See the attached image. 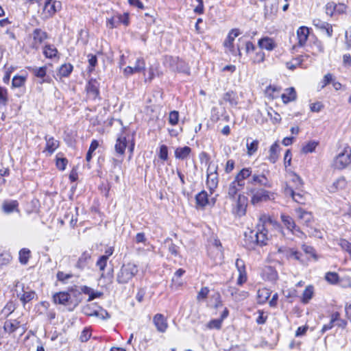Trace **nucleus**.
I'll list each match as a JSON object with an SVG mask.
<instances>
[{
    "instance_id": "1",
    "label": "nucleus",
    "mask_w": 351,
    "mask_h": 351,
    "mask_svg": "<svg viewBox=\"0 0 351 351\" xmlns=\"http://www.w3.org/2000/svg\"><path fill=\"white\" fill-rule=\"evenodd\" d=\"M137 266L134 263L123 264L117 275V281L119 284L128 283L137 273Z\"/></svg>"
},
{
    "instance_id": "2",
    "label": "nucleus",
    "mask_w": 351,
    "mask_h": 351,
    "mask_svg": "<svg viewBox=\"0 0 351 351\" xmlns=\"http://www.w3.org/2000/svg\"><path fill=\"white\" fill-rule=\"evenodd\" d=\"M332 166L337 170L351 168V149L349 147L345 148L337 155L333 160Z\"/></svg>"
},
{
    "instance_id": "3",
    "label": "nucleus",
    "mask_w": 351,
    "mask_h": 351,
    "mask_svg": "<svg viewBox=\"0 0 351 351\" xmlns=\"http://www.w3.org/2000/svg\"><path fill=\"white\" fill-rule=\"evenodd\" d=\"M257 228V231L251 230L249 237L254 243L261 246L265 245L268 239L267 230L264 227V224H258Z\"/></svg>"
},
{
    "instance_id": "4",
    "label": "nucleus",
    "mask_w": 351,
    "mask_h": 351,
    "mask_svg": "<svg viewBox=\"0 0 351 351\" xmlns=\"http://www.w3.org/2000/svg\"><path fill=\"white\" fill-rule=\"evenodd\" d=\"M53 301L56 304H62V305H69L73 304V308H69V310L73 311V308L77 306L81 302V298H77L75 301L73 302L71 300V296L67 292H59L56 293L53 295Z\"/></svg>"
},
{
    "instance_id": "5",
    "label": "nucleus",
    "mask_w": 351,
    "mask_h": 351,
    "mask_svg": "<svg viewBox=\"0 0 351 351\" xmlns=\"http://www.w3.org/2000/svg\"><path fill=\"white\" fill-rule=\"evenodd\" d=\"M250 193L252 194L251 203L254 205L270 199V193L265 189H251Z\"/></svg>"
},
{
    "instance_id": "6",
    "label": "nucleus",
    "mask_w": 351,
    "mask_h": 351,
    "mask_svg": "<svg viewBox=\"0 0 351 351\" xmlns=\"http://www.w3.org/2000/svg\"><path fill=\"white\" fill-rule=\"evenodd\" d=\"M309 28L306 26H301L298 29L297 38L298 42L297 45H295L292 47L291 51L293 53L298 47H304L305 45L309 36Z\"/></svg>"
},
{
    "instance_id": "7",
    "label": "nucleus",
    "mask_w": 351,
    "mask_h": 351,
    "mask_svg": "<svg viewBox=\"0 0 351 351\" xmlns=\"http://www.w3.org/2000/svg\"><path fill=\"white\" fill-rule=\"evenodd\" d=\"M206 184L211 193L217 188L218 184L217 167H214L213 168L210 166L208 167L207 170Z\"/></svg>"
},
{
    "instance_id": "8",
    "label": "nucleus",
    "mask_w": 351,
    "mask_h": 351,
    "mask_svg": "<svg viewBox=\"0 0 351 351\" xmlns=\"http://www.w3.org/2000/svg\"><path fill=\"white\" fill-rule=\"evenodd\" d=\"M91 262V253L88 251H85L79 257L75 264V267L77 269L82 270L86 267H88Z\"/></svg>"
},
{
    "instance_id": "9",
    "label": "nucleus",
    "mask_w": 351,
    "mask_h": 351,
    "mask_svg": "<svg viewBox=\"0 0 351 351\" xmlns=\"http://www.w3.org/2000/svg\"><path fill=\"white\" fill-rule=\"evenodd\" d=\"M34 42L32 43V47L35 49L38 48V45L41 44L45 39L47 38V33L43 31L40 29H35L33 32Z\"/></svg>"
},
{
    "instance_id": "10",
    "label": "nucleus",
    "mask_w": 351,
    "mask_h": 351,
    "mask_svg": "<svg viewBox=\"0 0 351 351\" xmlns=\"http://www.w3.org/2000/svg\"><path fill=\"white\" fill-rule=\"evenodd\" d=\"M282 221L286 228L289 230L292 233L299 232L302 233L300 228L295 225L294 220L289 215L282 214L281 216Z\"/></svg>"
},
{
    "instance_id": "11",
    "label": "nucleus",
    "mask_w": 351,
    "mask_h": 351,
    "mask_svg": "<svg viewBox=\"0 0 351 351\" xmlns=\"http://www.w3.org/2000/svg\"><path fill=\"white\" fill-rule=\"evenodd\" d=\"M145 68V62L143 58H138L136 61L134 66H127L124 69V73L126 75H132L134 73H139L144 71Z\"/></svg>"
},
{
    "instance_id": "12",
    "label": "nucleus",
    "mask_w": 351,
    "mask_h": 351,
    "mask_svg": "<svg viewBox=\"0 0 351 351\" xmlns=\"http://www.w3.org/2000/svg\"><path fill=\"white\" fill-rule=\"evenodd\" d=\"M86 89L89 96L93 99L98 97L99 95V84L96 80H90L86 85Z\"/></svg>"
},
{
    "instance_id": "13",
    "label": "nucleus",
    "mask_w": 351,
    "mask_h": 351,
    "mask_svg": "<svg viewBox=\"0 0 351 351\" xmlns=\"http://www.w3.org/2000/svg\"><path fill=\"white\" fill-rule=\"evenodd\" d=\"M252 170L250 168H243L236 176L234 180L237 182V185L240 188H243L245 185V179L249 178L252 175Z\"/></svg>"
},
{
    "instance_id": "14",
    "label": "nucleus",
    "mask_w": 351,
    "mask_h": 351,
    "mask_svg": "<svg viewBox=\"0 0 351 351\" xmlns=\"http://www.w3.org/2000/svg\"><path fill=\"white\" fill-rule=\"evenodd\" d=\"M250 182L252 184H258L261 186L271 188V184L268 181L267 177L264 173L262 174H258V173H254L252 175V180L250 181Z\"/></svg>"
},
{
    "instance_id": "15",
    "label": "nucleus",
    "mask_w": 351,
    "mask_h": 351,
    "mask_svg": "<svg viewBox=\"0 0 351 351\" xmlns=\"http://www.w3.org/2000/svg\"><path fill=\"white\" fill-rule=\"evenodd\" d=\"M154 324L156 327L158 331L160 332H164L167 328V323L166 319H165L163 315L160 313H157L155 315L153 319Z\"/></svg>"
},
{
    "instance_id": "16",
    "label": "nucleus",
    "mask_w": 351,
    "mask_h": 351,
    "mask_svg": "<svg viewBox=\"0 0 351 351\" xmlns=\"http://www.w3.org/2000/svg\"><path fill=\"white\" fill-rule=\"evenodd\" d=\"M258 45L261 49H264L268 51H272L277 46L274 40L268 36L261 38L258 42Z\"/></svg>"
},
{
    "instance_id": "17",
    "label": "nucleus",
    "mask_w": 351,
    "mask_h": 351,
    "mask_svg": "<svg viewBox=\"0 0 351 351\" xmlns=\"http://www.w3.org/2000/svg\"><path fill=\"white\" fill-rule=\"evenodd\" d=\"M313 25L322 30H324L326 32V34L328 37H331L332 35V25L325 21H322L319 19H315L313 21Z\"/></svg>"
},
{
    "instance_id": "18",
    "label": "nucleus",
    "mask_w": 351,
    "mask_h": 351,
    "mask_svg": "<svg viewBox=\"0 0 351 351\" xmlns=\"http://www.w3.org/2000/svg\"><path fill=\"white\" fill-rule=\"evenodd\" d=\"M297 212L298 213V217L302 223L306 227H311L313 221V216L311 213L301 208L298 209Z\"/></svg>"
},
{
    "instance_id": "19",
    "label": "nucleus",
    "mask_w": 351,
    "mask_h": 351,
    "mask_svg": "<svg viewBox=\"0 0 351 351\" xmlns=\"http://www.w3.org/2000/svg\"><path fill=\"white\" fill-rule=\"evenodd\" d=\"M21 326V323L17 319H8L4 323L3 329L5 332L9 334L14 332Z\"/></svg>"
},
{
    "instance_id": "20",
    "label": "nucleus",
    "mask_w": 351,
    "mask_h": 351,
    "mask_svg": "<svg viewBox=\"0 0 351 351\" xmlns=\"http://www.w3.org/2000/svg\"><path fill=\"white\" fill-rule=\"evenodd\" d=\"M286 93L281 95L282 99L285 104L295 101L297 98V93L294 88L291 87L286 89Z\"/></svg>"
},
{
    "instance_id": "21",
    "label": "nucleus",
    "mask_w": 351,
    "mask_h": 351,
    "mask_svg": "<svg viewBox=\"0 0 351 351\" xmlns=\"http://www.w3.org/2000/svg\"><path fill=\"white\" fill-rule=\"evenodd\" d=\"M45 140L46 141L45 149L49 154H52L59 147V141L55 140L53 137H49L47 135H46L45 136Z\"/></svg>"
},
{
    "instance_id": "22",
    "label": "nucleus",
    "mask_w": 351,
    "mask_h": 351,
    "mask_svg": "<svg viewBox=\"0 0 351 351\" xmlns=\"http://www.w3.org/2000/svg\"><path fill=\"white\" fill-rule=\"evenodd\" d=\"M280 145L278 142H275L269 149V155L268 156V160L271 163H275L278 159V152L280 151Z\"/></svg>"
},
{
    "instance_id": "23",
    "label": "nucleus",
    "mask_w": 351,
    "mask_h": 351,
    "mask_svg": "<svg viewBox=\"0 0 351 351\" xmlns=\"http://www.w3.org/2000/svg\"><path fill=\"white\" fill-rule=\"evenodd\" d=\"M247 206V198L244 195H239L237 203V213L239 215H244L245 214Z\"/></svg>"
},
{
    "instance_id": "24",
    "label": "nucleus",
    "mask_w": 351,
    "mask_h": 351,
    "mask_svg": "<svg viewBox=\"0 0 351 351\" xmlns=\"http://www.w3.org/2000/svg\"><path fill=\"white\" fill-rule=\"evenodd\" d=\"M191 152V149L188 146L178 147L175 150V157L180 160H184L189 156Z\"/></svg>"
},
{
    "instance_id": "25",
    "label": "nucleus",
    "mask_w": 351,
    "mask_h": 351,
    "mask_svg": "<svg viewBox=\"0 0 351 351\" xmlns=\"http://www.w3.org/2000/svg\"><path fill=\"white\" fill-rule=\"evenodd\" d=\"M18 206V202L16 200H12L10 202H4L2 208L4 213L9 214L14 212V210L19 211Z\"/></svg>"
},
{
    "instance_id": "26",
    "label": "nucleus",
    "mask_w": 351,
    "mask_h": 351,
    "mask_svg": "<svg viewBox=\"0 0 351 351\" xmlns=\"http://www.w3.org/2000/svg\"><path fill=\"white\" fill-rule=\"evenodd\" d=\"M197 205L200 207L206 206L208 203V193L205 191H202L195 196Z\"/></svg>"
},
{
    "instance_id": "27",
    "label": "nucleus",
    "mask_w": 351,
    "mask_h": 351,
    "mask_svg": "<svg viewBox=\"0 0 351 351\" xmlns=\"http://www.w3.org/2000/svg\"><path fill=\"white\" fill-rule=\"evenodd\" d=\"M223 99L229 102L231 106H237L238 104V96L236 92L232 90L228 91L223 95Z\"/></svg>"
},
{
    "instance_id": "28",
    "label": "nucleus",
    "mask_w": 351,
    "mask_h": 351,
    "mask_svg": "<svg viewBox=\"0 0 351 351\" xmlns=\"http://www.w3.org/2000/svg\"><path fill=\"white\" fill-rule=\"evenodd\" d=\"M127 145V140L125 136H120L117 138L115 144V150L117 153L123 155Z\"/></svg>"
},
{
    "instance_id": "29",
    "label": "nucleus",
    "mask_w": 351,
    "mask_h": 351,
    "mask_svg": "<svg viewBox=\"0 0 351 351\" xmlns=\"http://www.w3.org/2000/svg\"><path fill=\"white\" fill-rule=\"evenodd\" d=\"M31 251L27 248H23L19 251V262L22 265H26L29 259Z\"/></svg>"
},
{
    "instance_id": "30",
    "label": "nucleus",
    "mask_w": 351,
    "mask_h": 351,
    "mask_svg": "<svg viewBox=\"0 0 351 351\" xmlns=\"http://www.w3.org/2000/svg\"><path fill=\"white\" fill-rule=\"evenodd\" d=\"M43 53L47 58H52L56 56L58 50L53 45H47L44 48Z\"/></svg>"
},
{
    "instance_id": "31",
    "label": "nucleus",
    "mask_w": 351,
    "mask_h": 351,
    "mask_svg": "<svg viewBox=\"0 0 351 351\" xmlns=\"http://www.w3.org/2000/svg\"><path fill=\"white\" fill-rule=\"evenodd\" d=\"M73 66L71 64H62L59 69V74L61 77H68L72 72Z\"/></svg>"
},
{
    "instance_id": "32",
    "label": "nucleus",
    "mask_w": 351,
    "mask_h": 351,
    "mask_svg": "<svg viewBox=\"0 0 351 351\" xmlns=\"http://www.w3.org/2000/svg\"><path fill=\"white\" fill-rule=\"evenodd\" d=\"M241 188H240L237 185V182H236L235 180L232 182L228 188V194L229 197L231 199H234L235 197V195H237V192L239 190H241Z\"/></svg>"
},
{
    "instance_id": "33",
    "label": "nucleus",
    "mask_w": 351,
    "mask_h": 351,
    "mask_svg": "<svg viewBox=\"0 0 351 351\" xmlns=\"http://www.w3.org/2000/svg\"><path fill=\"white\" fill-rule=\"evenodd\" d=\"M98 146H99L98 141L97 140H93L90 143V145L89 147V149L88 150V152L86 154V161H88V162L90 161L92 156H93V153L98 147Z\"/></svg>"
},
{
    "instance_id": "34",
    "label": "nucleus",
    "mask_w": 351,
    "mask_h": 351,
    "mask_svg": "<svg viewBox=\"0 0 351 351\" xmlns=\"http://www.w3.org/2000/svg\"><path fill=\"white\" fill-rule=\"evenodd\" d=\"M318 143L316 141H309L306 145H304L302 152L304 154L312 153L315 151Z\"/></svg>"
},
{
    "instance_id": "35",
    "label": "nucleus",
    "mask_w": 351,
    "mask_h": 351,
    "mask_svg": "<svg viewBox=\"0 0 351 351\" xmlns=\"http://www.w3.org/2000/svg\"><path fill=\"white\" fill-rule=\"evenodd\" d=\"M313 295V287L312 286L307 287L303 293L302 302L304 303H308V301L312 298Z\"/></svg>"
},
{
    "instance_id": "36",
    "label": "nucleus",
    "mask_w": 351,
    "mask_h": 351,
    "mask_svg": "<svg viewBox=\"0 0 351 351\" xmlns=\"http://www.w3.org/2000/svg\"><path fill=\"white\" fill-rule=\"evenodd\" d=\"M35 295L36 293L33 291L27 292L24 291L23 295L21 296L20 300L23 303V305H25L26 303L33 300Z\"/></svg>"
},
{
    "instance_id": "37",
    "label": "nucleus",
    "mask_w": 351,
    "mask_h": 351,
    "mask_svg": "<svg viewBox=\"0 0 351 351\" xmlns=\"http://www.w3.org/2000/svg\"><path fill=\"white\" fill-rule=\"evenodd\" d=\"M260 221L262 222V224H264V225L266 223H268L272 225L273 226H274L275 228L280 227V225L279 224V223L277 221L271 219L270 217L267 216V215L261 216L260 218Z\"/></svg>"
},
{
    "instance_id": "38",
    "label": "nucleus",
    "mask_w": 351,
    "mask_h": 351,
    "mask_svg": "<svg viewBox=\"0 0 351 351\" xmlns=\"http://www.w3.org/2000/svg\"><path fill=\"white\" fill-rule=\"evenodd\" d=\"M46 71L47 67L46 66H42V67H34L32 69V72L34 73L35 76H36L38 78H43L46 75Z\"/></svg>"
},
{
    "instance_id": "39",
    "label": "nucleus",
    "mask_w": 351,
    "mask_h": 351,
    "mask_svg": "<svg viewBox=\"0 0 351 351\" xmlns=\"http://www.w3.org/2000/svg\"><path fill=\"white\" fill-rule=\"evenodd\" d=\"M82 312L88 316H99V313L97 310L93 309L90 304L84 306L82 308Z\"/></svg>"
},
{
    "instance_id": "40",
    "label": "nucleus",
    "mask_w": 351,
    "mask_h": 351,
    "mask_svg": "<svg viewBox=\"0 0 351 351\" xmlns=\"http://www.w3.org/2000/svg\"><path fill=\"white\" fill-rule=\"evenodd\" d=\"M8 101V90L0 86V105L6 106Z\"/></svg>"
},
{
    "instance_id": "41",
    "label": "nucleus",
    "mask_w": 351,
    "mask_h": 351,
    "mask_svg": "<svg viewBox=\"0 0 351 351\" xmlns=\"http://www.w3.org/2000/svg\"><path fill=\"white\" fill-rule=\"evenodd\" d=\"M258 147V141L257 140H254L250 143H247V154L250 156L254 154L257 151Z\"/></svg>"
},
{
    "instance_id": "42",
    "label": "nucleus",
    "mask_w": 351,
    "mask_h": 351,
    "mask_svg": "<svg viewBox=\"0 0 351 351\" xmlns=\"http://www.w3.org/2000/svg\"><path fill=\"white\" fill-rule=\"evenodd\" d=\"M179 121V112L176 110H173L170 112L169 116V122L172 125H176L178 124Z\"/></svg>"
},
{
    "instance_id": "43",
    "label": "nucleus",
    "mask_w": 351,
    "mask_h": 351,
    "mask_svg": "<svg viewBox=\"0 0 351 351\" xmlns=\"http://www.w3.org/2000/svg\"><path fill=\"white\" fill-rule=\"evenodd\" d=\"M25 82V77L23 76L16 75L12 79V86L14 87H21Z\"/></svg>"
},
{
    "instance_id": "44",
    "label": "nucleus",
    "mask_w": 351,
    "mask_h": 351,
    "mask_svg": "<svg viewBox=\"0 0 351 351\" xmlns=\"http://www.w3.org/2000/svg\"><path fill=\"white\" fill-rule=\"evenodd\" d=\"M241 34L239 29H232L228 34L227 39L228 42H230V45H233L234 38Z\"/></svg>"
},
{
    "instance_id": "45",
    "label": "nucleus",
    "mask_w": 351,
    "mask_h": 351,
    "mask_svg": "<svg viewBox=\"0 0 351 351\" xmlns=\"http://www.w3.org/2000/svg\"><path fill=\"white\" fill-rule=\"evenodd\" d=\"M302 254L298 251L294 250L293 249L286 250V256L287 258H293L295 260H300Z\"/></svg>"
},
{
    "instance_id": "46",
    "label": "nucleus",
    "mask_w": 351,
    "mask_h": 351,
    "mask_svg": "<svg viewBox=\"0 0 351 351\" xmlns=\"http://www.w3.org/2000/svg\"><path fill=\"white\" fill-rule=\"evenodd\" d=\"M325 278L328 282L332 284H335L338 282L339 276L337 273L335 272H328L326 274Z\"/></svg>"
},
{
    "instance_id": "47",
    "label": "nucleus",
    "mask_w": 351,
    "mask_h": 351,
    "mask_svg": "<svg viewBox=\"0 0 351 351\" xmlns=\"http://www.w3.org/2000/svg\"><path fill=\"white\" fill-rule=\"evenodd\" d=\"M208 293L209 289L208 287H202L197 293V300L200 301L202 300H205L206 298H207Z\"/></svg>"
},
{
    "instance_id": "48",
    "label": "nucleus",
    "mask_w": 351,
    "mask_h": 351,
    "mask_svg": "<svg viewBox=\"0 0 351 351\" xmlns=\"http://www.w3.org/2000/svg\"><path fill=\"white\" fill-rule=\"evenodd\" d=\"M293 61L295 62V63H293L291 62L287 63V67L290 70H294L295 69H296L298 66L302 64L303 60L302 59V57L300 56L295 58Z\"/></svg>"
},
{
    "instance_id": "49",
    "label": "nucleus",
    "mask_w": 351,
    "mask_h": 351,
    "mask_svg": "<svg viewBox=\"0 0 351 351\" xmlns=\"http://www.w3.org/2000/svg\"><path fill=\"white\" fill-rule=\"evenodd\" d=\"M159 158L162 160L168 159V147L165 145H162L160 147Z\"/></svg>"
},
{
    "instance_id": "50",
    "label": "nucleus",
    "mask_w": 351,
    "mask_h": 351,
    "mask_svg": "<svg viewBox=\"0 0 351 351\" xmlns=\"http://www.w3.org/2000/svg\"><path fill=\"white\" fill-rule=\"evenodd\" d=\"M68 160L66 158H57L56 167L58 169L63 171L65 169Z\"/></svg>"
},
{
    "instance_id": "51",
    "label": "nucleus",
    "mask_w": 351,
    "mask_h": 351,
    "mask_svg": "<svg viewBox=\"0 0 351 351\" xmlns=\"http://www.w3.org/2000/svg\"><path fill=\"white\" fill-rule=\"evenodd\" d=\"M89 71H92L97 63V58L95 55L88 54Z\"/></svg>"
},
{
    "instance_id": "52",
    "label": "nucleus",
    "mask_w": 351,
    "mask_h": 351,
    "mask_svg": "<svg viewBox=\"0 0 351 351\" xmlns=\"http://www.w3.org/2000/svg\"><path fill=\"white\" fill-rule=\"evenodd\" d=\"M91 337V332L87 328H84L80 337V339L82 342H86Z\"/></svg>"
},
{
    "instance_id": "53",
    "label": "nucleus",
    "mask_w": 351,
    "mask_h": 351,
    "mask_svg": "<svg viewBox=\"0 0 351 351\" xmlns=\"http://www.w3.org/2000/svg\"><path fill=\"white\" fill-rule=\"evenodd\" d=\"M222 320L221 319H213L209 322L208 326L210 328L220 329L221 327Z\"/></svg>"
},
{
    "instance_id": "54",
    "label": "nucleus",
    "mask_w": 351,
    "mask_h": 351,
    "mask_svg": "<svg viewBox=\"0 0 351 351\" xmlns=\"http://www.w3.org/2000/svg\"><path fill=\"white\" fill-rule=\"evenodd\" d=\"M337 5L333 2L328 3L326 5V12L327 14L332 15L334 12H336Z\"/></svg>"
},
{
    "instance_id": "55",
    "label": "nucleus",
    "mask_w": 351,
    "mask_h": 351,
    "mask_svg": "<svg viewBox=\"0 0 351 351\" xmlns=\"http://www.w3.org/2000/svg\"><path fill=\"white\" fill-rule=\"evenodd\" d=\"M292 182L295 183V186L297 189H300L303 185L302 180L295 173L293 175Z\"/></svg>"
},
{
    "instance_id": "56",
    "label": "nucleus",
    "mask_w": 351,
    "mask_h": 351,
    "mask_svg": "<svg viewBox=\"0 0 351 351\" xmlns=\"http://www.w3.org/2000/svg\"><path fill=\"white\" fill-rule=\"evenodd\" d=\"M107 261L108 260L106 259V256H100L98 261H97L96 265L99 267V269L101 271L104 270L107 264Z\"/></svg>"
},
{
    "instance_id": "57",
    "label": "nucleus",
    "mask_w": 351,
    "mask_h": 351,
    "mask_svg": "<svg viewBox=\"0 0 351 351\" xmlns=\"http://www.w3.org/2000/svg\"><path fill=\"white\" fill-rule=\"evenodd\" d=\"M72 277L71 274H65L63 271H58L57 273V278L58 280L65 282L68 279Z\"/></svg>"
},
{
    "instance_id": "58",
    "label": "nucleus",
    "mask_w": 351,
    "mask_h": 351,
    "mask_svg": "<svg viewBox=\"0 0 351 351\" xmlns=\"http://www.w3.org/2000/svg\"><path fill=\"white\" fill-rule=\"evenodd\" d=\"M117 23L119 24L123 23L125 25H128L129 24V16L128 14H124L123 15H118L117 16Z\"/></svg>"
},
{
    "instance_id": "59",
    "label": "nucleus",
    "mask_w": 351,
    "mask_h": 351,
    "mask_svg": "<svg viewBox=\"0 0 351 351\" xmlns=\"http://www.w3.org/2000/svg\"><path fill=\"white\" fill-rule=\"evenodd\" d=\"M106 25L109 28L113 29L114 27H117L119 25V23H117V19L116 16L108 19Z\"/></svg>"
},
{
    "instance_id": "60",
    "label": "nucleus",
    "mask_w": 351,
    "mask_h": 351,
    "mask_svg": "<svg viewBox=\"0 0 351 351\" xmlns=\"http://www.w3.org/2000/svg\"><path fill=\"white\" fill-rule=\"evenodd\" d=\"M269 295L270 293L267 289L259 290L258 291V297L260 298H263V300H261L262 302L266 301L269 298Z\"/></svg>"
},
{
    "instance_id": "61",
    "label": "nucleus",
    "mask_w": 351,
    "mask_h": 351,
    "mask_svg": "<svg viewBox=\"0 0 351 351\" xmlns=\"http://www.w3.org/2000/svg\"><path fill=\"white\" fill-rule=\"evenodd\" d=\"M235 265L239 272L246 271L245 265L244 261L242 259L237 258L236 260Z\"/></svg>"
},
{
    "instance_id": "62",
    "label": "nucleus",
    "mask_w": 351,
    "mask_h": 351,
    "mask_svg": "<svg viewBox=\"0 0 351 351\" xmlns=\"http://www.w3.org/2000/svg\"><path fill=\"white\" fill-rule=\"evenodd\" d=\"M168 249H169V252L174 255V256H177L178 254V247L174 244L171 241H170V243H169V247H168Z\"/></svg>"
},
{
    "instance_id": "63",
    "label": "nucleus",
    "mask_w": 351,
    "mask_h": 351,
    "mask_svg": "<svg viewBox=\"0 0 351 351\" xmlns=\"http://www.w3.org/2000/svg\"><path fill=\"white\" fill-rule=\"evenodd\" d=\"M259 315L256 318V323L258 324H264L266 322L267 319V316L264 315V312L262 311H258Z\"/></svg>"
},
{
    "instance_id": "64",
    "label": "nucleus",
    "mask_w": 351,
    "mask_h": 351,
    "mask_svg": "<svg viewBox=\"0 0 351 351\" xmlns=\"http://www.w3.org/2000/svg\"><path fill=\"white\" fill-rule=\"evenodd\" d=\"M346 45L347 49L351 48V27H350L348 31L346 32Z\"/></svg>"
}]
</instances>
